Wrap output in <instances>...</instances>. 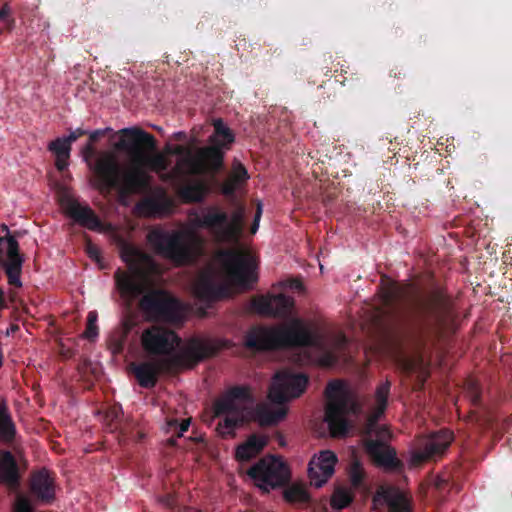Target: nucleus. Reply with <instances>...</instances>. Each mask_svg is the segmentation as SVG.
<instances>
[{"instance_id": "49530a36", "label": "nucleus", "mask_w": 512, "mask_h": 512, "mask_svg": "<svg viewBox=\"0 0 512 512\" xmlns=\"http://www.w3.org/2000/svg\"><path fill=\"white\" fill-rule=\"evenodd\" d=\"M86 252L89 255L90 258L99 260L100 257V251L97 246L92 244L91 242H88L86 245Z\"/></svg>"}, {"instance_id": "a211bd4d", "label": "nucleus", "mask_w": 512, "mask_h": 512, "mask_svg": "<svg viewBox=\"0 0 512 512\" xmlns=\"http://www.w3.org/2000/svg\"><path fill=\"white\" fill-rule=\"evenodd\" d=\"M194 289L196 297L203 302L217 301L229 295L228 287L218 282L210 269L200 273Z\"/></svg>"}, {"instance_id": "6ab92c4d", "label": "nucleus", "mask_w": 512, "mask_h": 512, "mask_svg": "<svg viewBox=\"0 0 512 512\" xmlns=\"http://www.w3.org/2000/svg\"><path fill=\"white\" fill-rule=\"evenodd\" d=\"M337 462L336 455L330 450L321 451L318 457L311 459L308 465V475L315 487H321L334 473Z\"/></svg>"}, {"instance_id": "4be33fe9", "label": "nucleus", "mask_w": 512, "mask_h": 512, "mask_svg": "<svg viewBox=\"0 0 512 512\" xmlns=\"http://www.w3.org/2000/svg\"><path fill=\"white\" fill-rule=\"evenodd\" d=\"M30 492L38 501L46 504L51 503L55 499V483L52 474L46 469L33 473Z\"/></svg>"}, {"instance_id": "e433bc0d", "label": "nucleus", "mask_w": 512, "mask_h": 512, "mask_svg": "<svg viewBox=\"0 0 512 512\" xmlns=\"http://www.w3.org/2000/svg\"><path fill=\"white\" fill-rule=\"evenodd\" d=\"M349 477L353 487L361 488L363 485L365 473L361 464L357 461L353 462L350 466Z\"/></svg>"}, {"instance_id": "e2e57ef3", "label": "nucleus", "mask_w": 512, "mask_h": 512, "mask_svg": "<svg viewBox=\"0 0 512 512\" xmlns=\"http://www.w3.org/2000/svg\"><path fill=\"white\" fill-rule=\"evenodd\" d=\"M3 230L8 231V227L6 225H3Z\"/></svg>"}, {"instance_id": "6e6d98bb", "label": "nucleus", "mask_w": 512, "mask_h": 512, "mask_svg": "<svg viewBox=\"0 0 512 512\" xmlns=\"http://www.w3.org/2000/svg\"><path fill=\"white\" fill-rule=\"evenodd\" d=\"M174 138L178 141H184L186 139V133L185 132H177L174 134Z\"/></svg>"}, {"instance_id": "5701e85b", "label": "nucleus", "mask_w": 512, "mask_h": 512, "mask_svg": "<svg viewBox=\"0 0 512 512\" xmlns=\"http://www.w3.org/2000/svg\"><path fill=\"white\" fill-rule=\"evenodd\" d=\"M66 212L75 222L92 231L102 229V222L94 210L87 204L82 205L76 200L70 199L66 204Z\"/></svg>"}, {"instance_id": "58836bf2", "label": "nucleus", "mask_w": 512, "mask_h": 512, "mask_svg": "<svg viewBox=\"0 0 512 512\" xmlns=\"http://www.w3.org/2000/svg\"><path fill=\"white\" fill-rule=\"evenodd\" d=\"M97 320V314L96 312L92 311L88 313L87 316V327L84 332V336L87 339L93 340L98 335V328L96 325Z\"/></svg>"}, {"instance_id": "c85d7f7f", "label": "nucleus", "mask_w": 512, "mask_h": 512, "mask_svg": "<svg viewBox=\"0 0 512 512\" xmlns=\"http://www.w3.org/2000/svg\"><path fill=\"white\" fill-rule=\"evenodd\" d=\"M214 132L209 136L208 142L217 145L222 150L230 149L235 141L233 131L223 122L221 118L215 119L213 122Z\"/></svg>"}, {"instance_id": "412c9836", "label": "nucleus", "mask_w": 512, "mask_h": 512, "mask_svg": "<svg viewBox=\"0 0 512 512\" xmlns=\"http://www.w3.org/2000/svg\"><path fill=\"white\" fill-rule=\"evenodd\" d=\"M7 261H2L3 268L8 278V283L15 287H21L20 275L22 271L23 257L19 253V243L15 237L6 236Z\"/></svg>"}, {"instance_id": "2eb2a0df", "label": "nucleus", "mask_w": 512, "mask_h": 512, "mask_svg": "<svg viewBox=\"0 0 512 512\" xmlns=\"http://www.w3.org/2000/svg\"><path fill=\"white\" fill-rule=\"evenodd\" d=\"M294 306V299L285 294L258 295L251 299V310L259 315L273 318L288 317Z\"/></svg>"}, {"instance_id": "13d9d810", "label": "nucleus", "mask_w": 512, "mask_h": 512, "mask_svg": "<svg viewBox=\"0 0 512 512\" xmlns=\"http://www.w3.org/2000/svg\"><path fill=\"white\" fill-rule=\"evenodd\" d=\"M335 78H336L337 82H340L343 85L345 84L346 78L342 77V74L341 75H335Z\"/></svg>"}, {"instance_id": "7ed1b4c3", "label": "nucleus", "mask_w": 512, "mask_h": 512, "mask_svg": "<svg viewBox=\"0 0 512 512\" xmlns=\"http://www.w3.org/2000/svg\"><path fill=\"white\" fill-rule=\"evenodd\" d=\"M244 342L247 348L257 351L314 347L321 352V364L332 367L344 355L348 338L339 333L325 344L302 320L293 319L290 324L278 327L253 326L246 333Z\"/></svg>"}, {"instance_id": "c756f323", "label": "nucleus", "mask_w": 512, "mask_h": 512, "mask_svg": "<svg viewBox=\"0 0 512 512\" xmlns=\"http://www.w3.org/2000/svg\"><path fill=\"white\" fill-rule=\"evenodd\" d=\"M71 146L64 137H58L48 144V150L56 157L55 167L60 172L65 171L69 166Z\"/></svg>"}, {"instance_id": "0eeeda50", "label": "nucleus", "mask_w": 512, "mask_h": 512, "mask_svg": "<svg viewBox=\"0 0 512 512\" xmlns=\"http://www.w3.org/2000/svg\"><path fill=\"white\" fill-rule=\"evenodd\" d=\"M121 137L116 144V149L127 152L135 167V169H141L144 171L150 178L151 176L143 169L147 168L155 173L160 174L161 180L163 179L166 173H170L168 168L170 166V161L168 158L160 152L148 153L147 151H155L156 150V139L155 137L144 131L141 128H124L120 130ZM151 188V184L149 188L145 189L144 192L148 191ZM139 193H143L140 191Z\"/></svg>"}, {"instance_id": "052dcab7", "label": "nucleus", "mask_w": 512, "mask_h": 512, "mask_svg": "<svg viewBox=\"0 0 512 512\" xmlns=\"http://www.w3.org/2000/svg\"><path fill=\"white\" fill-rule=\"evenodd\" d=\"M169 443H170V445H175L176 444V440L174 438H170L169 439Z\"/></svg>"}, {"instance_id": "680f3d73", "label": "nucleus", "mask_w": 512, "mask_h": 512, "mask_svg": "<svg viewBox=\"0 0 512 512\" xmlns=\"http://www.w3.org/2000/svg\"><path fill=\"white\" fill-rule=\"evenodd\" d=\"M110 425H111V430L117 429V425H113L112 423Z\"/></svg>"}, {"instance_id": "f257e3e1", "label": "nucleus", "mask_w": 512, "mask_h": 512, "mask_svg": "<svg viewBox=\"0 0 512 512\" xmlns=\"http://www.w3.org/2000/svg\"><path fill=\"white\" fill-rule=\"evenodd\" d=\"M120 257L128 269L114 272L115 288L125 305L130 308L138 299V307L146 319L171 325H181L186 308L181 300L161 288L149 287V273L155 268L152 257L137 246L121 241Z\"/></svg>"}, {"instance_id": "39448f33", "label": "nucleus", "mask_w": 512, "mask_h": 512, "mask_svg": "<svg viewBox=\"0 0 512 512\" xmlns=\"http://www.w3.org/2000/svg\"><path fill=\"white\" fill-rule=\"evenodd\" d=\"M82 155L93 171L99 189L140 192L149 188L150 177L141 169L131 170L122 175L121 166L113 153L103 152L96 157L94 162H91V158L96 155V150L91 142L83 147Z\"/></svg>"}, {"instance_id": "bf43d9fd", "label": "nucleus", "mask_w": 512, "mask_h": 512, "mask_svg": "<svg viewBox=\"0 0 512 512\" xmlns=\"http://www.w3.org/2000/svg\"><path fill=\"white\" fill-rule=\"evenodd\" d=\"M173 148V146H170V145H167L166 148H165V152L169 155H171V149Z\"/></svg>"}, {"instance_id": "9b49d317", "label": "nucleus", "mask_w": 512, "mask_h": 512, "mask_svg": "<svg viewBox=\"0 0 512 512\" xmlns=\"http://www.w3.org/2000/svg\"><path fill=\"white\" fill-rule=\"evenodd\" d=\"M225 151L217 145L210 144L196 150L195 156L180 158L164 180H184L190 176L209 175L214 177L224 165Z\"/></svg>"}, {"instance_id": "ddd939ff", "label": "nucleus", "mask_w": 512, "mask_h": 512, "mask_svg": "<svg viewBox=\"0 0 512 512\" xmlns=\"http://www.w3.org/2000/svg\"><path fill=\"white\" fill-rule=\"evenodd\" d=\"M219 259L232 285L248 288L257 280L253 272V259L248 253L232 249L222 250L219 252Z\"/></svg>"}, {"instance_id": "603ef678", "label": "nucleus", "mask_w": 512, "mask_h": 512, "mask_svg": "<svg viewBox=\"0 0 512 512\" xmlns=\"http://www.w3.org/2000/svg\"><path fill=\"white\" fill-rule=\"evenodd\" d=\"M390 75L395 78H401V77H405L406 73L403 72L401 69L395 68L390 71Z\"/></svg>"}, {"instance_id": "4d7b16f0", "label": "nucleus", "mask_w": 512, "mask_h": 512, "mask_svg": "<svg viewBox=\"0 0 512 512\" xmlns=\"http://www.w3.org/2000/svg\"><path fill=\"white\" fill-rule=\"evenodd\" d=\"M446 484V481L444 479H437L436 481V487L438 489H441Z\"/></svg>"}, {"instance_id": "f3484780", "label": "nucleus", "mask_w": 512, "mask_h": 512, "mask_svg": "<svg viewBox=\"0 0 512 512\" xmlns=\"http://www.w3.org/2000/svg\"><path fill=\"white\" fill-rule=\"evenodd\" d=\"M364 447L376 465L389 471L399 472L403 469L404 464L397 458L396 450L386 443L367 438L364 441Z\"/></svg>"}, {"instance_id": "2f4dec72", "label": "nucleus", "mask_w": 512, "mask_h": 512, "mask_svg": "<svg viewBox=\"0 0 512 512\" xmlns=\"http://www.w3.org/2000/svg\"><path fill=\"white\" fill-rule=\"evenodd\" d=\"M16 435V427L5 405L0 407V438L3 441L11 442Z\"/></svg>"}, {"instance_id": "a18cd8bd", "label": "nucleus", "mask_w": 512, "mask_h": 512, "mask_svg": "<svg viewBox=\"0 0 512 512\" xmlns=\"http://www.w3.org/2000/svg\"><path fill=\"white\" fill-rule=\"evenodd\" d=\"M86 133L87 132L82 128H77L76 130L71 131L70 134L64 138L68 141V143L72 145V143H74L80 137L84 136Z\"/></svg>"}, {"instance_id": "bb28decb", "label": "nucleus", "mask_w": 512, "mask_h": 512, "mask_svg": "<svg viewBox=\"0 0 512 512\" xmlns=\"http://www.w3.org/2000/svg\"><path fill=\"white\" fill-rule=\"evenodd\" d=\"M268 443L263 435L252 434L247 440L236 447L235 458L239 462H247L262 452Z\"/></svg>"}, {"instance_id": "20e7f679", "label": "nucleus", "mask_w": 512, "mask_h": 512, "mask_svg": "<svg viewBox=\"0 0 512 512\" xmlns=\"http://www.w3.org/2000/svg\"><path fill=\"white\" fill-rule=\"evenodd\" d=\"M181 338L176 332L157 325L145 329L141 335V345L146 353L156 356H171V362L177 366L193 368L201 361L215 356L220 350L228 348V340L191 338L179 352Z\"/></svg>"}, {"instance_id": "aec40b11", "label": "nucleus", "mask_w": 512, "mask_h": 512, "mask_svg": "<svg viewBox=\"0 0 512 512\" xmlns=\"http://www.w3.org/2000/svg\"><path fill=\"white\" fill-rule=\"evenodd\" d=\"M452 440V432L447 429H442L425 439L414 457L416 460L422 462L441 455L450 446Z\"/></svg>"}, {"instance_id": "cd10ccee", "label": "nucleus", "mask_w": 512, "mask_h": 512, "mask_svg": "<svg viewBox=\"0 0 512 512\" xmlns=\"http://www.w3.org/2000/svg\"><path fill=\"white\" fill-rule=\"evenodd\" d=\"M132 371L139 385L143 388L150 389L155 387L161 367L156 362L147 361L133 365Z\"/></svg>"}, {"instance_id": "c03bdc74", "label": "nucleus", "mask_w": 512, "mask_h": 512, "mask_svg": "<svg viewBox=\"0 0 512 512\" xmlns=\"http://www.w3.org/2000/svg\"><path fill=\"white\" fill-rule=\"evenodd\" d=\"M261 216H262V203L258 202L256 205L254 221H253L251 229H250L252 234H255L257 232V230L259 228V221L261 219Z\"/></svg>"}, {"instance_id": "f704fd0d", "label": "nucleus", "mask_w": 512, "mask_h": 512, "mask_svg": "<svg viewBox=\"0 0 512 512\" xmlns=\"http://www.w3.org/2000/svg\"><path fill=\"white\" fill-rule=\"evenodd\" d=\"M352 502V496L345 489L336 490L331 497V506L335 510H342Z\"/></svg>"}, {"instance_id": "79ce46f5", "label": "nucleus", "mask_w": 512, "mask_h": 512, "mask_svg": "<svg viewBox=\"0 0 512 512\" xmlns=\"http://www.w3.org/2000/svg\"><path fill=\"white\" fill-rule=\"evenodd\" d=\"M171 155H177L180 158L193 157L192 150L184 145H175L171 149Z\"/></svg>"}, {"instance_id": "8fccbe9b", "label": "nucleus", "mask_w": 512, "mask_h": 512, "mask_svg": "<svg viewBox=\"0 0 512 512\" xmlns=\"http://www.w3.org/2000/svg\"><path fill=\"white\" fill-rule=\"evenodd\" d=\"M10 9L7 5H4L0 9V20H6L9 17Z\"/></svg>"}, {"instance_id": "f8f14e48", "label": "nucleus", "mask_w": 512, "mask_h": 512, "mask_svg": "<svg viewBox=\"0 0 512 512\" xmlns=\"http://www.w3.org/2000/svg\"><path fill=\"white\" fill-rule=\"evenodd\" d=\"M247 474L265 492L286 486L291 479L288 465L279 456L267 455L252 465Z\"/></svg>"}, {"instance_id": "393cba45", "label": "nucleus", "mask_w": 512, "mask_h": 512, "mask_svg": "<svg viewBox=\"0 0 512 512\" xmlns=\"http://www.w3.org/2000/svg\"><path fill=\"white\" fill-rule=\"evenodd\" d=\"M209 192L210 188L204 180L195 179L180 186L177 195L183 203L192 204L203 202Z\"/></svg>"}, {"instance_id": "3c124183", "label": "nucleus", "mask_w": 512, "mask_h": 512, "mask_svg": "<svg viewBox=\"0 0 512 512\" xmlns=\"http://www.w3.org/2000/svg\"><path fill=\"white\" fill-rule=\"evenodd\" d=\"M106 417L111 419V422H116L119 419V413L118 411L113 409L107 413Z\"/></svg>"}, {"instance_id": "f03ea898", "label": "nucleus", "mask_w": 512, "mask_h": 512, "mask_svg": "<svg viewBox=\"0 0 512 512\" xmlns=\"http://www.w3.org/2000/svg\"><path fill=\"white\" fill-rule=\"evenodd\" d=\"M383 303L422 334L439 335L453 318L451 297L442 288L423 290L409 282L391 283L383 289Z\"/></svg>"}, {"instance_id": "4c0bfd02", "label": "nucleus", "mask_w": 512, "mask_h": 512, "mask_svg": "<svg viewBox=\"0 0 512 512\" xmlns=\"http://www.w3.org/2000/svg\"><path fill=\"white\" fill-rule=\"evenodd\" d=\"M386 410H381L380 412V406H375L372 412L367 416L365 425H364V432H371L373 429L377 428V425L381 417L384 415Z\"/></svg>"}, {"instance_id": "09e8293b", "label": "nucleus", "mask_w": 512, "mask_h": 512, "mask_svg": "<svg viewBox=\"0 0 512 512\" xmlns=\"http://www.w3.org/2000/svg\"><path fill=\"white\" fill-rule=\"evenodd\" d=\"M189 425H190V420L189 419L183 420L180 423L178 437L182 436V434L188 430Z\"/></svg>"}, {"instance_id": "72a5a7b5", "label": "nucleus", "mask_w": 512, "mask_h": 512, "mask_svg": "<svg viewBox=\"0 0 512 512\" xmlns=\"http://www.w3.org/2000/svg\"><path fill=\"white\" fill-rule=\"evenodd\" d=\"M391 382L386 380L385 382L379 384L375 391V404L376 406H380L381 410H386L388 406V397L390 395Z\"/></svg>"}, {"instance_id": "37998d69", "label": "nucleus", "mask_w": 512, "mask_h": 512, "mask_svg": "<svg viewBox=\"0 0 512 512\" xmlns=\"http://www.w3.org/2000/svg\"><path fill=\"white\" fill-rule=\"evenodd\" d=\"M237 186L230 178H228L222 185L221 191L225 196H233L238 189Z\"/></svg>"}, {"instance_id": "5fc2aeb1", "label": "nucleus", "mask_w": 512, "mask_h": 512, "mask_svg": "<svg viewBox=\"0 0 512 512\" xmlns=\"http://www.w3.org/2000/svg\"><path fill=\"white\" fill-rule=\"evenodd\" d=\"M99 136H100V132L99 131L92 132L90 134V136H89V140H90L89 142H91L93 144V142L98 140Z\"/></svg>"}, {"instance_id": "b1692460", "label": "nucleus", "mask_w": 512, "mask_h": 512, "mask_svg": "<svg viewBox=\"0 0 512 512\" xmlns=\"http://www.w3.org/2000/svg\"><path fill=\"white\" fill-rule=\"evenodd\" d=\"M137 207L144 214L155 216L169 213L173 208V201L163 188H158L154 195L144 198Z\"/></svg>"}, {"instance_id": "864d4df0", "label": "nucleus", "mask_w": 512, "mask_h": 512, "mask_svg": "<svg viewBox=\"0 0 512 512\" xmlns=\"http://www.w3.org/2000/svg\"><path fill=\"white\" fill-rule=\"evenodd\" d=\"M124 327H125V331H124V337L127 336V334L130 332V330L132 329L133 327V322L131 320H126L124 322Z\"/></svg>"}, {"instance_id": "1a4fd4ad", "label": "nucleus", "mask_w": 512, "mask_h": 512, "mask_svg": "<svg viewBox=\"0 0 512 512\" xmlns=\"http://www.w3.org/2000/svg\"><path fill=\"white\" fill-rule=\"evenodd\" d=\"M328 402L325 407L324 420L333 437L346 436L349 430L347 415H358L361 405L354 394L341 381H331L326 390Z\"/></svg>"}, {"instance_id": "a878e982", "label": "nucleus", "mask_w": 512, "mask_h": 512, "mask_svg": "<svg viewBox=\"0 0 512 512\" xmlns=\"http://www.w3.org/2000/svg\"><path fill=\"white\" fill-rule=\"evenodd\" d=\"M19 469L10 451H0V485L16 488L19 485Z\"/></svg>"}, {"instance_id": "a19ab883", "label": "nucleus", "mask_w": 512, "mask_h": 512, "mask_svg": "<svg viewBox=\"0 0 512 512\" xmlns=\"http://www.w3.org/2000/svg\"><path fill=\"white\" fill-rule=\"evenodd\" d=\"M13 512H34V510L28 499L19 497L14 504Z\"/></svg>"}, {"instance_id": "423d86ee", "label": "nucleus", "mask_w": 512, "mask_h": 512, "mask_svg": "<svg viewBox=\"0 0 512 512\" xmlns=\"http://www.w3.org/2000/svg\"><path fill=\"white\" fill-rule=\"evenodd\" d=\"M189 219L194 228L207 230L217 241L235 244L244 232L246 207L237 203L228 213L219 205H207L199 211L191 210Z\"/></svg>"}, {"instance_id": "4468645a", "label": "nucleus", "mask_w": 512, "mask_h": 512, "mask_svg": "<svg viewBox=\"0 0 512 512\" xmlns=\"http://www.w3.org/2000/svg\"><path fill=\"white\" fill-rule=\"evenodd\" d=\"M308 377L288 371L277 372L269 388L268 398L274 404L283 405L298 398L306 390Z\"/></svg>"}, {"instance_id": "6e6552de", "label": "nucleus", "mask_w": 512, "mask_h": 512, "mask_svg": "<svg viewBox=\"0 0 512 512\" xmlns=\"http://www.w3.org/2000/svg\"><path fill=\"white\" fill-rule=\"evenodd\" d=\"M147 241L153 251L178 266L194 263L202 252V239L192 232L155 228Z\"/></svg>"}, {"instance_id": "0e129e2a", "label": "nucleus", "mask_w": 512, "mask_h": 512, "mask_svg": "<svg viewBox=\"0 0 512 512\" xmlns=\"http://www.w3.org/2000/svg\"><path fill=\"white\" fill-rule=\"evenodd\" d=\"M423 362V359L421 357H419V364H422Z\"/></svg>"}, {"instance_id": "9d476101", "label": "nucleus", "mask_w": 512, "mask_h": 512, "mask_svg": "<svg viewBox=\"0 0 512 512\" xmlns=\"http://www.w3.org/2000/svg\"><path fill=\"white\" fill-rule=\"evenodd\" d=\"M252 400L250 388L236 385L228 389L214 402L215 416H225L217 431L222 437H234V430L247 421V404Z\"/></svg>"}, {"instance_id": "dca6fc26", "label": "nucleus", "mask_w": 512, "mask_h": 512, "mask_svg": "<svg viewBox=\"0 0 512 512\" xmlns=\"http://www.w3.org/2000/svg\"><path fill=\"white\" fill-rule=\"evenodd\" d=\"M373 503L386 505L389 512L412 511L411 497L392 485H380L373 496Z\"/></svg>"}, {"instance_id": "473e14b6", "label": "nucleus", "mask_w": 512, "mask_h": 512, "mask_svg": "<svg viewBox=\"0 0 512 512\" xmlns=\"http://www.w3.org/2000/svg\"><path fill=\"white\" fill-rule=\"evenodd\" d=\"M284 499L289 503H306L309 501V494L305 488L299 485H292L283 492Z\"/></svg>"}, {"instance_id": "de8ad7c7", "label": "nucleus", "mask_w": 512, "mask_h": 512, "mask_svg": "<svg viewBox=\"0 0 512 512\" xmlns=\"http://www.w3.org/2000/svg\"><path fill=\"white\" fill-rule=\"evenodd\" d=\"M416 363L413 360L405 359L403 360V368L406 372L411 373L415 370Z\"/></svg>"}, {"instance_id": "7c9ffc66", "label": "nucleus", "mask_w": 512, "mask_h": 512, "mask_svg": "<svg viewBox=\"0 0 512 512\" xmlns=\"http://www.w3.org/2000/svg\"><path fill=\"white\" fill-rule=\"evenodd\" d=\"M287 412L286 407L270 409L265 406H259L256 409L255 417L261 426H272L282 421L286 417Z\"/></svg>"}, {"instance_id": "ea45409f", "label": "nucleus", "mask_w": 512, "mask_h": 512, "mask_svg": "<svg viewBox=\"0 0 512 512\" xmlns=\"http://www.w3.org/2000/svg\"><path fill=\"white\" fill-rule=\"evenodd\" d=\"M365 435L371 437L375 436L378 441H382L385 443L387 439L390 438V431L385 426L377 425V428L373 429L371 432H364Z\"/></svg>"}, {"instance_id": "c9c22d12", "label": "nucleus", "mask_w": 512, "mask_h": 512, "mask_svg": "<svg viewBox=\"0 0 512 512\" xmlns=\"http://www.w3.org/2000/svg\"><path fill=\"white\" fill-rule=\"evenodd\" d=\"M249 174L245 166L235 161L232 165V171L229 176V178L237 185L240 186L241 184L245 183L249 179Z\"/></svg>"}]
</instances>
